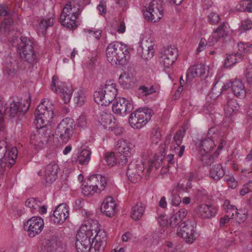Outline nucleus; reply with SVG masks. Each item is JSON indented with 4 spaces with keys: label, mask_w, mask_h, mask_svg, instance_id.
<instances>
[{
    "label": "nucleus",
    "mask_w": 252,
    "mask_h": 252,
    "mask_svg": "<svg viewBox=\"0 0 252 252\" xmlns=\"http://www.w3.org/2000/svg\"><path fill=\"white\" fill-rule=\"evenodd\" d=\"M116 204L112 197H107L103 201L100 207V211L107 217L113 216L115 212Z\"/></svg>",
    "instance_id": "4be33fe9"
},
{
    "label": "nucleus",
    "mask_w": 252,
    "mask_h": 252,
    "mask_svg": "<svg viewBox=\"0 0 252 252\" xmlns=\"http://www.w3.org/2000/svg\"><path fill=\"white\" fill-rule=\"evenodd\" d=\"M86 204H88V203L85 200L82 198H78L75 200L73 204V207L76 210H79L83 209Z\"/></svg>",
    "instance_id": "052dcab7"
},
{
    "label": "nucleus",
    "mask_w": 252,
    "mask_h": 252,
    "mask_svg": "<svg viewBox=\"0 0 252 252\" xmlns=\"http://www.w3.org/2000/svg\"><path fill=\"white\" fill-rule=\"evenodd\" d=\"M196 225V221L194 220L184 221L177 229V235L185 239L187 243H192L198 236L197 232L194 230Z\"/></svg>",
    "instance_id": "39448f33"
},
{
    "label": "nucleus",
    "mask_w": 252,
    "mask_h": 252,
    "mask_svg": "<svg viewBox=\"0 0 252 252\" xmlns=\"http://www.w3.org/2000/svg\"><path fill=\"white\" fill-rule=\"evenodd\" d=\"M75 129L73 120L70 118L63 119L58 125L55 134L63 142L66 143L72 137Z\"/></svg>",
    "instance_id": "0eeeda50"
},
{
    "label": "nucleus",
    "mask_w": 252,
    "mask_h": 252,
    "mask_svg": "<svg viewBox=\"0 0 252 252\" xmlns=\"http://www.w3.org/2000/svg\"><path fill=\"white\" fill-rule=\"evenodd\" d=\"M48 125H41V126H36L37 128L38 129V135H40L43 138H46L47 140L50 133V129H48L47 126Z\"/></svg>",
    "instance_id": "49530a36"
},
{
    "label": "nucleus",
    "mask_w": 252,
    "mask_h": 252,
    "mask_svg": "<svg viewBox=\"0 0 252 252\" xmlns=\"http://www.w3.org/2000/svg\"><path fill=\"white\" fill-rule=\"evenodd\" d=\"M219 154V152L216 151L214 156H211L208 154L202 155L201 158L202 164L204 166L211 165L215 161V159L218 156Z\"/></svg>",
    "instance_id": "79ce46f5"
},
{
    "label": "nucleus",
    "mask_w": 252,
    "mask_h": 252,
    "mask_svg": "<svg viewBox=\"0 0 252 252\" xmlns=\"http://www.w3.org/2000/svg\"><path fill=\"white\" fill-rule=\"evenodd\" d=\"M161 162L162 159L159 158V157L158 156H155L153 160L149 163V167L148 169V171L149 172L151 168L153 167H155L156 168H158L160 166Z\"/></svg>",
    "instance_id": "5fc2aeb1"
},
{
    "label": "nucleus",
    "mask_w": 252,
    "mask_h": 252,
    "mask_svg": "<svg viewBox=\"0 0 252 252\" xmlns=\"http://www.w3.org/2000/svg\"><path fill=\"white\" fill-rule=\"evenodd\" d=\"M87 185H83L82 188V193L84 195H93L94 193L97 192L94 187L91 186V181Z\"/></svg>",
    "instance_id": "de8ad7c7"
},
{
    "label": "nucleus",
    "mask_w": 252,
    "mask_h": 252,
    "mask_svg": "<svg viewBox=\"0 0 252 252\" xmlns=\"http://www.w3.org/2000/svg\"><path fill=\"white\" fill-rule=\"evenodd\" d=\"M59 166L55 162H51L45 167L44 173L45 180L47 183H53L58 177Z\"/></svg>",
    "instance_id": "aec40b11"
},
{
    "label": "nucleus",
    "mask_w": 252,
    "mask_h": 252,
    "mask_svg": "<svg viewBox=\"0 0 252 252\" xmlns=\"http://www.w3.org/2000/svg\"><path fill=\"white\" fill-rule=\"evenodd\" d=\"M151 109H139L132 113L129 118V123L134 128L139 129L144 126L153 115Z\"/></svg>",
    "instance_id": "423d86ee"
},
{
    "label": "nucleus",
    "mask_w": 252,
    "mask_h": 252,
    "mask_svg": "<svg viewBox=\"0 0 252 252\" xmlns=\"http://www.w3.org/2000/svg\"><path fill=\"white\" fill-rule=\"evenodd\" d=\"M112 111L117 115L125 116L133 109L132 104L124 97L117 99L112 105Z\"/></svg>",
    "instance_id": "4468645a"
},
{
    "label": "nucleus",
    "mask_w": 252,
    "mask_h": 252,
    "mask_svg": "<svg viewBox=\"0 0 252 252\" xmlns=\"http://www.w3.org/2000/svg\"><path fill=\"white\" fill-rule=\"evenodd\" d=\"M187 215V211L185 208H181L177 212L173 214L170 217V225L172 228L180 227L182 222H184L183 219Z\"/></svg>",
    "instance_id": "393cba45"
},
{
    "label": "nucleus",
    "mask_w": 252,
    "mask_h": 252,
    "mask_svg": "<svg viewBox=\"0 0 252 252\" xmlns=\"http://www.w3.org/2000/svg\"><path fill=\"white\" fill-rule=\"evenodd\" d=\"M145 211V206L142 203H137L133 208L131 213V218L137 220H140Z\"/></svg>",
    "instance_id": "58836bf2"
},
{
    "label": "nucleus",
    "mask_w": 252,
    "mask_h": 252,
    "mask_svg": "<svg viewBox=\"0 0 252 252\" xmlns=\"http://www.w3.org/2000/svg\"><path fill=\"white\" fill-rule=\"evenodd\" d=\"M25 205L26 207L32 209L31 211L33 212L34 210L39 208L41 205V202L34 198H31L26 201Z\"/></svg>",
    "instance_id": "37998d69"
},
{
    "label": "nucleus",
    "mask_w": 252,
    "mask_h": 252,
    "mask_svg": "<svg viewBox=\"0 0 252 252\" xmlns=\"http://www.w3.org/2000/svg\"><path fill=\"white\" fill-rule=\"evenodd\" d=\"M0 16H7V19L5 18L0 27V33L4 34H9L13 30V19L12 15L8 10V7L6 5H0Z\"/></svg>",
    "instance_id": "ddd939ff"
},
{
    "label": "nucleus",
    "mask_w": 252,
    "mask_h": 252,
    "mask_svg": "<svg viewBox=\"0 0 252 252\" xmlns=\"http://www.w3.org/2000/svg\"><path fill=\"white\" fill-rule=\"evenodd\" d=\"M239 108V104L235 99L227 97L226 103L224 107L225 115L227 117H230L235 113Z\"/></svg>",
    "instance_id": "7c9ffc66"
},
{
    "label": "nucleus",
    "mask_w": 252,
    "mask_h": 252,
    "mask_svg": "<svg viewBox=\"0 0 252 252\" xmlns=\"http://www.w3.org/2000/svg\"><path fill=\"white\" fill-rule=\"evenodd\" d=\"M47 142L46 138H43L40 135L32 133L30 137V143L36 149L43 148L45 143Z\"/></svg>",
    "instance_id": "c9c22d12"
},
{
    "label": "nucleus",
    "mask_w": 252,
    "mask_h": 252,
    "mask_svg": "<svg viewBox=\"0 0 252 252\" xmlns=\"http://www.w3.org/2000/svg\"><path fill=\"white\" fill-rule=\"evenodd\" d=\"M238 50L237 53H240L241 55L246 54L251 51L252 48V44L247 42H239L237 44Z\"/></svg>",
    "instance_id": "c03bdc74"
},
{
    "label": "nucleus",
    "mask_w": 252,
    "mask_h": 252,
    "mask_svg": "<svg viewBox=\"0 0 252 252\" xmlns=\"http://www.w3.org/2000/svg\"><path fill=\"white\" fill-rule=\"evenodd\" d=\"M121 165L124 170L126 171V175L130 182L136 183L140 180L144 170L142 161L136 160L130 162L128 165L126 162Z\"/></svg>",
    "instance_id": "1a4fd4ad"
},
{
    "label": "nucleus",
    "mask_w": 252,
    "mask_h": 252,
    "mask_svg": "<svg viewBox=\"0 0 252 252\" xmlns=\"http://www.w3.org/2000/svg\"><path fill=\"white\" fill-rule=\"evenodd\" d=\"M244 55H241L240 53L227 55L225 60L224 65L228 67L235 64L236 63L240 62L243 60Z\"/></svg>",
    "instance_id": "4c0bfd02"
},
{
    "label": "nucleus",
    "mask_w": 252,
    "mask_h": 252,
    "mask_svg": "<svg viewBox=\"0 0 252 252\" xmlns=\"http://www.w3.org/2000/svg\"><path fill=\"white\" fill-rule=\"evenodd\" d=\"M89 181H91V186L94 187L98 193L104 190L107 184V178L100 174H94L91 176Z\"/></svg>",
    "instance_id": "412c9836"
},
{
    "label": "nucleus",
    "mask_w": 252,
    "mask_h": 252,
    "mask_svg": "<svg viewBox=\"0 0 252 252\" xmlns=\"http://www.w3.org/2000/svg\"><path fill=\"white\" fill-rule=\"evenodd\" d=\"M105 160L109 166L114 165L117 161V158L114 152L107 153L105 154Z\"/></svg>",
    "instance_id": "09e8293b"
},
{
    "label": "nucleus",
    "mask_w": 252,
    "mask_h": 252,
    "mask_svg": "<svg viewBox=\"0 0 252 252\" xmlns=\"http://www.w3.org/2000/svg\"><path fill=\"white\" fill-rule=\"evenodd\" d=\"M138 91L140 95L147 96L156 92V89L153 86L149 87L145 86H141L139 87Z\"/></svg>",
    "instance_id": "a18cd8bd"
},
{
    "label": "nucleus",
    "mask_w": 252,
    "mask_h": 252,
    "mask_svg": "<svg viewBox=\"0 0 252 252\" xmlns=\"http://www.w3.org/2000/svg\"><path fill=\"white\" fill-rule=\"evenodd\" d=\"M224 170L220 164L212 166L209 171V176L215 181H218L224 175Z\"/></svg>",
    "instance_id": "72a5a7b5"
},
{
    "label": "nucleus",
    "mask_w": 252,
    "mask_h": 252,
    "mask_svg": "<svg viewBox=\"0 0 252 252\" xmlns=\"http://www.w3.org/2000/svg\"><path fill=\"white\" fill-rule=\"evenodd\" d=\"M252 191V180L249 181L243 186L242 189L240 190V194L242 196Z\"/></svg>",
    "instance_id": "6e6d98bb"
},
{
    "label": "nucleus",
    "mask_w": 252,
    "mask_h": 252,
    "mask_svg": "<svg viewBox=\"0 0 252 252\" xmlns=\"http://www.w3.org/2000/svg\"><path fill=\"white\" fill-rule=\"evenodd\" d=\"M53 105L49 100H44L39 104L36 108L35 112V117H39L42 113H45L49 108H52Z\"/></svg>",
    "instance_id": "ea45409f"
},
{
    "label": "nucleus",
    "mask_w": 252,
    "mask_h": 252,
    "mask_svg": "<svg viewBox=\"0 0 252 252\" xmlns=\"http://www.w3.org/2000/svg\"><path fill=\"white\" fill-rule=\"evenodd\" d=\"M203 178V175L199 168H195L189 172L188 176L187 186L191 187L192 182H197Z\"/></svg>",
    "instance_id": "e433bc0d"
},
{
    "label": "nucleus",
    "mask_w": 252,
    "mask_h": 252,
    "mask_svg": "<svg viewBox=\"0 0 252 252\" xmlns=\"http://www.w3.org/2000/svg\"><path fill=\"white\" fill-rule=\"evenodd\" d=\"M39 117H35L34 123L36 126H41V125H50L53 118V107L49 108L45 113H42Z\"/></svg>",
    "instance_id": "cd10ccee"
},
{
    "label": "nucleus",
    "mask_w": 252,
    "mask_h": 252,
    "mask_svg": "<svg viewBox=\"0 0 252 252\" xmlns=\"http://www.w3.org/2000/svg\"><path fill=\"white\" fill-rule=\"evenodd\" d=\"M59 247H57V243L55 240H45L42 243V252H61Z\"/></svg>",
    "instance_id": "f704fd0d"
},
{
    "label": "nucleus",
    "mask_w": 252,
    "mask_h": 252,
    "mask_svg": "<svg viewBox=\"0 0 252 252\" xmlns=\"http://www.w3.org/2000/svg\"><path fill=\"white\" fill-rule=\"evenodd\" d=\"M208 138L216 140L219 137V133L218 132L217 129L215 127H212L210 128L208 132Z\"/></svg>",
    "instance_id": "69168bd1"
},
{
    "label": "nucleus",
    "mask_w": 252,
    "mask_h": 252,
    "mask_svg": "<svg viewBox=\"0 0 252 252\" xmlns=\"http://www.w3.org/2000/svg\"><path fill=\"white\" fill-rule=\"evenodd\" d=\"M115 147L118 152L123 156L124 158H121L119 164L123 165L127 162V157L130 154V148L126 140L123 139L119 140L116 143Z\"/></svg>",
    "instance_id": "5701e85b"
},
{
    "label": "nucleus",
    "mask_w": 252,
    "mask_h": 252,
    "mask_svg": "<svg viewBox=\"0 0 252 252\" xmlns=\"http://www.w3.org/2000/svg\"><path fill=\"white\" fill-rule=\"evenodd\" d=\"M51 88L52 91L61 95L64 103L70 101L73 93L72 86L59 80L58 77L54 75L52 77Z\"/></svg>",
    "instance_id": "6e6552de"
},
{
    "label": "nucleus",
    "mask_w": 252,
    "mask_h": 252,
    "mask_svg": "<svg viewBox=\"0 0 252 252\" xmlns=\"http://www.w3.org/2000/svg\"><path fill=\"white\" fill-rule=\"evenodd\" d=\"M170 201L171 204L175 206H178L182 201L180 196L178 194L173 192V191L171 192Z\"/></svg>",
    "instance_id": "bf43d9fd"
},
{
    "label": "nucleus",
    "mask_w": 252,
    "mask_h": 252,
    "mask_svg": "<svg viewBox=\"0 0 252 252\" xmlns=\"http://www.w3.org/2000/svg\"><path fill=\"white\" fill-rule=\"evenodd\" d=\"M252 28V22L251 20L247 19L241 22V26L239 27V31L241 32H242L248 31Z\"/></svg>",
    "instance_id": "864d4df0"
},
{
    "label": "nucleus",
    "mask_w": 252,
    "mask_h": 252,
    "mask_svg": "<svg viewBox=\"0 0 252 252\" xmlns=\"http://www.w3.org/2000/svg\"><path fill=\"white\" fill-rule=\"evenodd\" d=\"M77 19L74 15H67L62 13L60 16V22L63 27L72 30L77 27L76 22Z\"/></svg>",
    "instance_id": "c756f323"
},
{
    "label": "nucleus",
    "mask_w": 252,
    "mask_h": 252,
    "mask_svg": "<svg viewBox=\"0 0 252 252\" xmlns=\"http://www.w3.org/2000/svg\"><path fill=\"white\" fill-rule=\"evenodd\" d=\"M194 211L198 218L203 219H210L215 217L217 213V210L214 206L205 204L197 206Z\"/></svg>",
    "instance_id": "a211bd4d"
},
{
    "label": "nucleus",
    "mask_w": 252,
    "mask_h": 252,
    "mask_svg": "<svg viewBox=\"0 0 252 252\" xmlns=\"http://www.w3.org/2000/svg\"><path fill=\"white\" fill-rule=\"evenodd\" d=\"M55 22L54 14L52 13H49L45 17L40 19L37 27L38 32H41L44 35L47 29L52 27Z\"/></svg>",
    "instance_id": "bb28decb"
},
{
    "label": "nucleus",
    "mask_w": 252,
    "mask_h": 252,
    "mask_svg": "<svg viewBox=\"0 0 252 252\" xmlns=\"http://www.w3.org/2000/svg\"><path fill=\"white\" fill-rule=\"evenodd\" d=\"M224 180L226 182L228 187L231 189H235L237 186V182L233 177H225Z\"/></svg>",
    "instance_id": "680f3d73"
},
{
    "label": "nucleus",
    "mask_w": 252,
    "mask_h": 252,
    "mask_svg": "<svg viewBox=\"0 0 252 252\" xmlns=\"http://www.w3.org/2000/svg\"><path fill=\"white\" fill-rule=\"evenodd\" d=\"M81 10L78 1L72 0L67 2L63 9L62 13L67 15H74L78 18Z\"/></svg>",
    "instance_id": "a878e982"
},
{
    "label": "nucleus",
    "mask_w": 252,
    "mask_h": 252,
    "mask_svg": "<svg viewBox=\"0 0 252 252\" xmlns=\"http://www.w3.org/2000/svg\"><path fill=\"white\" fill-rule=\"evenodd\" d=\"M154 45L155 44L151 38L142 40L140 45L138 47V50L140 53H142V50H144L147 53L143 55V57L146 59H150L153 57L154 54Z\"/></svg>",
    "instance_id": "b1692460"
},
{
    "label": "nucleus",
    "mask_w": 252,
    "mask_h": 252,
    "mask_svg": "<svg viewBox=\"0 0 252 252\" xmlns=\"http://www.w3.org/2000/svg\"><path fill=\"white\" fill-rule=\"evenodd\" d=\"M220 38L221 37L218 34L213 32L212 34L209 36L208 39V45L210 46L214 45Z\"/></svg>",
    "instance_id": "13d9d810"
},
{
    "label": "nucleus",
    "mask_w": 252,
    "mask_h": 252,
    "mask_svg": "<svg viewBox=\"0 0 252 252\" xmlns=\"http://www.w3.org/2000/svg\"><path fill=\"white\" fill-rule=\"evenodd\" d=\"M195 145L206 153L212 150L216 146L214 140L210 138L197 140L195 142Z\"/></svg>",
    "instance_id": "473e14b6"
},
{
    "label": "nucleus",
    "mask_w": 252,
    "mask_h": 252,
    "mask_svg": "<svg viewBox=\"0 0 252 252\" xmlns=\"http://www.w3.org/2000/svg\"><path fill=\"white\" fill-rule=\"evenodd\" d=\"M85 100V96L84 92L81 90L78 91L74 97L75 103L79 106H82Z\"/></svg>",
    "instance_id": "3c124183"
},
{
    "label": "nucleus",
    "mask_w": 252,
    "mask_h": 252,
    "mask_svg": "<svg viewBox=\"0 0 252 252\" xmlns=\"http://www.w3.org/2000/svg\"><path fill=\"white\" fill-rule=\"evenodd\" d=\"M21 40L17 48L20 58L30 63H36L37 58L34 50L33 41L27 37H21Z\"/></svg>",
    "instance_id": "20e7f679"
},
{
    "label": "nucleus",
    "mask_w": 252,
    "mask_h": 252,
    "mask_svg": "<svg viewBox=\"0 0 252 252\" xmlns=\"http://www.w3.org/2000/svg\"><path fill=\"white\" fill-rule=\"evenodd\" d=\"M224 205L226 206L225 209L228 214H231V218L234 219L238 223L244 222L247 218V211L245 210H238L234 205H230L228 200L224 201Z\"/></svg>",
    "instance_id": "2eb2a0df"
},
{
    "label": "nucleus",
    "mask_w": 252,
    "mask_h": 252,
    "mask_svg": "<svg viewBox=\"0 0 252 252\" xmlns=\"http://www.w3.org/2000/svg\"><path fill=\"white\" fill-rule=\"evenodd\" d=\"M143 11L145 19L153 22L159 21L163 14V9L160 3L155 0L151 1L148 7H146Z\"/></svg>",
    "instance_id": "9d476101"
},
{
    "label": "nucleus",
    "mask_w": 252,
    "mask_h": 252,
    "mask_svg": "<svg viewBox=\"0 0 252 252\" xmlns=\"http://www.w3.org/2000/svg\"><path fill=\"white\" fill-rule=\"evenodd\" d=\"M91 151L88 148H82L76 155L75 161L81 165H87L90 160Z\"/></svg>",
    "instance_id": "2f4dec72"
},
{
    "label": "nucleus",
    "mask_w": 252,
    "mask_h": 252,
    "mask_svg": "<svg viewBox=\"0 0 252 252\" xmlns=\"http://www.w3.org/2000/svg\"><path fill=\"white\" fill-rule=\"evenodd\" d=\"M44 227L43 220L39 217H33L24 224V228L31 238L38 235Z\"/></svg>",
    "instance_id": "9b49d317"
},
{
    "label": "nucleus",
    "mask_w": 252,
    "mask_h": 252,
    "mask_svg": "<svg viewBox=\"0 0 252 252\" xmlns=\"http://www.w3.org/2000/svg\"><path fill=\"white\" fill-rule=\"evenodd\" d=\"M5 151V149L0 150V165L1 167H5L7 164Z\"/></svg>",
    "instance_id": "e2e57ef3"
},
{
    "label": "nucleus",
    "mask_w": 252,
    "mask_h": 252,
    "mask_svg": "<svg viewBox=\"0 0 252 252\" xmlns=\"http://www.w3.org/2000/svg\"><path fill=\"white\" fill-rule=\"evenodd\" d=\"M108 61L112 65H125L129 52L126 46L117 41L110 43L106 49Z\"/></svg>",
    "instance_id": "f03ea898"
},
{
    "label": "nucleus",
    "mask_w": 252,
    "mask_h": 252,
    "mask_svg": "<svg viewBox=\"0 0 252 252\" xmlns=\"http://www.w3.org/2000/svg\"><path fill=\"white\" fill-rule=\"evenodd\" d=\"M85 32L90 34L91 36L94 37L97 40H99L101 36L102 31L95 28L85 29Z\"/></svg>",
    "instance_id": "8fccbe9b"
},
{
    "label": "nucleus",
    "mask_w": 252,
    "mask_h": 252,
    "mask_svg": "<svg viewBox=\"0 0 252 252\" xmlns=\"http://www.w3.org/2000/svg\"><path fill=\"white\" fill-rule=\"evenodd\" d=\"M117 93L116 84L109 81L107 82L99 91L94 92V101L98 104L107 106L115 98Z\"/></svg>",
    "instance_id": "7ed1b4c3"
},
{
    "label": "nucleus",
    "mask_w": 252,
    "mask_h": 252,
    "mask_svg": "<svg viewBox=\"0 0 252 252\" xmlns=\"http://www.w3.org/2000/svg\"><path fill=\"white\" fill-rule=\"evenodd\" d=\"M4 72L8 75L13 76L16 73L17 69L14 65L11 63H8L5 66Z\"/></svg>",
    "instance_id": "4d7b16f0"
},
{
    "label": "nucleus",
    "mask_w": 252,
    "mask_h": 252,
    "mask_svg": "<svg viewBox=\"0 0 252 252\" xmlns=\"http://www.w3.org/2000/svg\"><path fill=\"white\" fill-rule=\"evenodd\" d=\"M178 56L177 49L172 46L162 48L159 54L161 63L167 68L169 67L173 64Z\"/></svg>",
    "instance_id": "f8f14e48"
},
{
    "label": "nucleus",
    "mask_w": 252,
    "mask_h": 252,
    "mask_svg": "<svg viewBox=\"0 0 252 252\" xmlns=\"http://www.w3.org/2000/svg\"><path fill=\"white\" fill-rule=\"evenodd\" d=\"M227 26V23L223 22L221 23L214 32L217 34H218L221 37H223L225 34Z\"/></svg>",
    "instance_id": "603ef678"
},
{
    "label": "nucleus",
    "mask_w": 252,
    "mask_h": 252,
    "mask_svg": "<svg viewBox=\"0 0 252 252\" xmlns=\"http://www.w3.org/2000/svg\"><path fill=\"white\" fill-rule=\"evenodd\" d=\"M69 207L65 203L60 204L53 213V221L58 224L63 223L69 216Z\"/></svg>",
    "instance_id": "f3484780"
},
{
    "label": "nucleus",
    "mask_w": 252,
    "mask_h": 252,
    "mask_svg": "<svg viewBox=\"0 0 252 252\" xmlns=\"http://www.w3.org/2000/svg\"><path fill=\"white\" fill-rule=\"evenodd\" d=\"M96 234L92 243L88 235L82 232L77 233L75 247L78 252H104L106 237L104 231L95 230Z\"/></svg>",
    "instance_id": "f257e3e1"
},
{
    "label": "nucleus",
    "mask_w": 252,
    "mask_h": 252,
    "mask_svg": "<svg viewBox=\"0 0 252 252\" xmlns=\"http://www.w3.org/2000/svg\"><path fill=\"white\" fill-rule=\"evenodd\" d=\"M17 150L15 147L12 148L10 151H8L7 154H6L7 158L6 166L8 168H11L12 165L15 162V159L17 157Z\"/></svg>",
    "instance_id": "a19ab883"
},
{
    "label": "nucleus",
    "mask_w": 252,
    "mask_h": 252,
    "mask_svg": "<svg viewBox=\"0 0 252 252\" xmlns=\"http://www.w3.org/2000/svg\"><path fill=\"white\" fill-rule=\"evenodd\" d=\"M245 76L247 83L252 86V67L247 69Z\"/></svg>",
    "instance_id": "774afa93"
},
{
    "label": "nucleus",
    "mask_w": 252,
    "mask_h": 252,
    "mask_svg": "<svg viewBox=\"0 0 252 252\" xmlns=\"http://www.w3.org/2000/svg\"><path fill=\"white\" fill-rule=\"evenodd\" d=\"M183 138V132L182 130L178 131L174 136L173 140L177 146L180 145Z\"/></svg>",
    "instance_id": "0e129e2a"
},
{
    "label": "nucleus",
    "mask_w": 252,
    "mask_h": 252,
    "mask_svg": "<svg viewBox=\"0 0 252 252\" xmlns=\"http://www.w3.org/2000/svg\"><path fill=\"white\" fill-rule=\"evenodd\" d=\"M207 67L202 63H198L190 66L187 72V80L189 81L192 78L200 77H204Z\"/></svg>",
    "instance_id": "6ab92c4d"
},
{
    "label": "nucleus",
    "mask_w": 252,
    "mask_h": 252,
    "mask_svg": "<svg viewBox=\"0 0 252 252\" xmlns=\"http://www.w3.org/2000/svg\"><path fill=\"white\" fill-rule=\"evenodd\" d=\"M208 17L209 22L212 24H216L220 20L219 15L215 13H211L209 14Z\"/></svg>",
    "instance_id": "338daca9"
},
{
    "label": "nucleus",
    "mask_w": 252,
    "mask_h": 252,
    "mask_svg": "<svg viewBox=\"0 0 252 252\" xmlns=\"http://www.w3.org/2000/svg\"><path fill=\"white\" fill-rule=\"evenodd\" d=\"M29 106L30 102L28 101L23 103L13 101L12 102H10L9 107L4 109V111L9 117L13 118L19 113H25L26 112L29 108Z\"/></svg>",
    "instance_id": "dca6fc26"
},
{
    "label": "nucleus",
    "mask_w": 252,
    "mask_h": 252,
    "mask_svg": "<svg viewBox=\"0 0 252 252\" xmlns=\"http://www.w3.org/2000/svg\"><path fill=\"white\" fill-rule=\"evenodd\" d=\"M231 87L234 94L239 98H244L246 91L242 82L239 79H235L231 82Z\"/></svg>",
    "instance_id": "c85d7f7f"
}]
</instances>
